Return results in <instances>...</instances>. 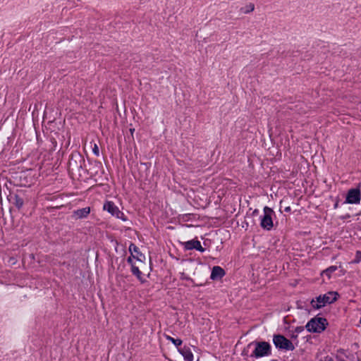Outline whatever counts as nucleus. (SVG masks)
<instances>
[{
	"label": "nucleus",
	"instance_id": "obj_1",
	"mask_svg": "<svg viewBox=\"0 0 361 361\" xmlns=\"http://www.w3.org/2000/svg\"><path fill=\"white\" fill-rule=\"evenodd\" d=\"M338 294L336 292H329L323 295H319L311 300V305L314 309H320L326 304H331L337 300Z\"/></svg>",
	"mask_w": 361,
	"mask_h": 361
},
{
	"label": "nucleus",
	"instance_id": "obj_2",
	"mask_svg": "<svg viewBox=\"0 0 361 361\" xmlns=\"http://www.w3.org/2000/svg\"><path fill=\"white\" fill-rule=\"evenodd\" d=\"M255 344V348L253 350L251 356L255 358L269 356L271 353V345L266 341L255 342L250 344Z\"/></svg>",
	"mask_w": 361,
	"mask_h": 361
},
{
	"label": "nucleus",
	"instance_id": "obj_3",
	"mask_svg": "<svg viewBox=\"0 0 361 361\" xmlns=\"http://www.w3.org/2000/svg\"><path fill=\"white\" fill-rule=\"evenodd\" d=\"M326 319L322 317H314L310 319L305 326L310 332L320 333L326 328Z\"/></svg>",
	"mask_w": 361,
	"mask_h": 361
},
{
	"label": "nucleus",
	"instance_id": "obj_4",
	"mask_svg": "<svg viewBox=\"0 0 361 361\" xmlns=\"http://www.w3.org/2000/svg\"><path fill=\"white\" fill-rule=\"evenodd\" d=\"M273 343L276 348L281 350H293L295 346L293 343L281 334H276L273 336Z\"/></svg>",
	"mask_w": 361,
	"mask_h": 361
},
{
	"label": "nucleus",
	"instance_id": "obj_5",
	"mask_svg": "<svg viewBox=\"0 0 361 361\" xmlns=\"http://www.w3.org/2000/svg\"><path fill=\"white\" fill-rule=\"evenodd\" d=\"M85 162L83 157L79 153L71 154L68 161V169L71 171H79Z\"/></svg>",
	"mask_w": 361,
	"mask_h": 361
},
{
	"label": "nucleus",
	"instance_id": "obj_6",
	"mask_svg": "<svg viewBox=\"0 0 361 361\" xmlns=\"http://www.w3.org/2000/svg\"><path fill=\"white\" fill-rule=\"evenodd\" d=\"M274 211L272 209L265 207L264 208V215L261 219L260 226L267 231H270L273 227L272 214Z\"/></svg>",
	"mask_w": 361,
	"mask_h": 361
},
{
	"label": "nucleus",
	"instance_id": "obj_7",
	"mask_svg": "<svg viewBox=\"0 0 361 361\" xmlns=\"http://www.w3.org/2000/svg\"><path fill=\"white\" fill-rule=\"evenodd\" d=\"M103 209L110 213L112 216H114L123 221L127 220L125 214L119 210L118 207L113 202H106L104 204Z\"/></svg>",
	"mask_w": 361,
	"mask_h": 361
},
{
	"label": "nucleus",
	"instance_id": "obj_8",
	"mask_svg": "<svg viewBox=\"0 0 361 361\" xmlns=\"http://www.w3.org/2000/svg\"><path fill=\"white\" fill-rule=\"evenodd\" d=\"M361 200V192L358 188H352L348 191L344 204H359Z\"/></svg>",
	"mask_w": 361,
	"mask_h": 361
},
{
	"label": "nucleus",
	"instance_id": "obj_9",
	"mask_svg": "<svg viewBox=\"0 0 361 361\" xmlns=\"http://www.w3.org/2000/svg\"><path fill=\"white\" fill-rule=\"evenodd\" d=\"M184 247L186 250L195 249L201 252L204 251V248L202 247L200 242L197 240H191L184 243Z\"/></svg>",
	"mask_w": 361,
	"mask_h": 361
},
{
	"label": "nucleus",
	"instance_id": "obj_10",
	"mask_svg": "<svg viewBox=\"0 0 361 361\" xmlns=\"http://www.w3.org/2000/svg\"><path fill=\"white\" fill-rule=\"evenodd\" d=\"M90 212V207H84L73 212V217L75 219L86 218Z\"/></svg>",
	"mask_w": 361,
	"mask_h": 361
},
{
	"label": "nucleus",
	"instance_id": "obj_11",
	"mask_svg": "<svg viewBox=\"0 0 361 361\" xmlns=\"http://www.w3.org/2000/svg\"><path fill=\"white\" fill-rule=\"evenodd\" d=\"M224 275V270L219 266H215L212 268L210 278L212 280H216L221 279Z\"/></svg>",
	"mask_w": 361,
	"mask_h": 361
},
{
	"label": "nucleus",
	"instance_id": "obj_12",
	"mask_svg": "<svg viewBox=\"0 0 361 361\" xmlns=\"http://www.w3.org/2000/svg\"><path fill=\"white\" fill-rule=\"evenodd\" d=\"M178 352L183 356L185 361L193 360V354L189 347L184 346L183 348H179Z\"/></svg>",
	"mask_w": 361,
	"mask_h": 361
},
{
	"label": "nucleus",
	"instance_id": "obj_13",
	"mask_svg": "<svg viewBox=\"0 0 361 361\" xmlns=\"http://www.w3.org/2000/svg\"><path fill=\"white\" fill-rule=\"evenodd\" d=\"M129 251L131 253V255L133 258L137 259L138 261H142L141 257L143 256L142 253L140 252L139 248L133 243H130L129 246Z\"/></svg>",
	"mask_w": 361,
	"mask_h": 361
},
{
	"label": "nucleus",
	"instance_id": "obj_14",
	"mask_svg": "<svg viewBox=\"0 0 361 361\" xmlns=\"http://www.w3.org/2000/svg\"><path fill=\"white\" fill-rule=\"evenodd\" d=\"M131 271L133 275L136 276L137 278L141 281L143 282L142 272L140 271L139 268L136 267L135 264H132Z\"/></svg>",
	"mask_w": 361,
	"mask_h": 361
},
{
	"label": "nucleus",
	"instance_id": "obj_15",
	"mask_svg": "<svg viewBox=\"0 0 361 361\" xmlns=\"http://www.w3.org/2000/svg\"><path fill=\"white\" fill-rule=\"evenodd\" d=\"M13 199V204L16 205V207H17L18 209L23 207L24 201L23 198H21L18 195H15Z\"/></svg>",
	"mask_w": 361,
	"mask_h": 361
},
{
	"label": "nucleus",
	"instance_id": "obj_16",
	"mask_svg": "<svg viewBox=\"0 0 361 361\" xmlns=\"http://www.w3.org/2000/svg\"><path fill=\"white\" fill-rule=\"evenodd\" d=\"M255 9V5L252 3H250L247 5H246L245 7H243L240 8V11L243 13L247 14L250 12H252Z\"/></svg>",
	"mask_w": 361,
	"mask_h": 361
},
{
	"label": "nucleus",
	"instance_id": "obj_17",
	"mask_svg": "<svg viewBox=\"0 0 361 361\" xmlns=\"http://www.w3.org/2000/svg\"><path fill=\"white\" fill-rule=\"evenodd\" d=\"M167 339L171 341L176 346H179L182 344V341L178 338H173L171 336H167Z\"/></svg>",
	"mask_w": 361,
	"mask_h": 361
},
{
	"label": "nucleus",
	"instance_id": "obj_18",
	"mask_svg": "<svg viewBox=\"0 0 361 361\" xmlns=\"http://www.w3.org/2000/svg\"><path fill=\"white\" fill-rule=\"evenodd\" d=\"M337 269V267L336 266H331L329 268H327L324 272L326 274H331V273H333L334 271H335Z\"/></svg>",
	"mask_w": 361,
	"mask_h": 361
},
{
	"label": "nucleus",
	"instance_id": "obj_19",
	"mask_svg": "<svg viewBox=\"0 0 361 361\" xmlns=\"http://www.w3.org/2000/svg\"><path fill=\"white\" fill-rule=\"evenodd\" d=\"M304 326H297L295 329V332H296L297 334H300L304 331Z\"/></svg>",
	"mask_w": 361,
	"mask_h": 361
},
{
	"label": "nucleus",
	"instance_id": "obj_20",
	"mask_svg": "<svg viewBox=\"0 0 361 361\" xmlns=\"http://www.w3.org/2000/svg\"><path fill=\"white\" fill-rule=\"evenodd\" d=\"M93 152L97 155L99 156V149L97 145H94V147L93 148Z\"/></svg>",
	"mask_w": 361,
	"mask_h": 361
},
{
	"label": "nucleus",
	"instance_id": "obj_21",
	"mask_svg": "<svg viewBox=\"0 0 361 361\" xmlns=\"http://www.w3.org/2000/svg\"><path fill=\"white\" fill-rule=\"evenodd\" d=\"M133 257H132V255H131V256H130V257L127 259V262H128V264H130L131 266H132V264H133Z\"/></svg>",
	"mask_w": 361,
	"mask_h": 361
},
{
	"label": "nucleus",
	"instance_id": "obj_22",
	"mask_svg": "<svg viewBox=\"0 0 361 361\" xmlns=\"http://www.w3.org/2000/svg\"><path fill=\"white\" fill-rule=\"evenodd\" d=\"M356 256H357V258L361 259V252L360 251H357L356 252Z\"/></svg>",
	"mask_w": 361,
	"mask_h": 361
},
{
	"label": "nucleus",
	"instance_id": "obj_23",
	"mask_svg": "<svg viewBox=\"0 0 361 361\" xmlns=\"http://www.w3.org/2000/svg\"><path fill=\"white\" fill-rule=\"evenodd\" d=\"M290 207H287L285 208L284 211L286 212H290Z\"/></svg>",
	"mask_w": 361,
	"mask_h": 361
},
{
	"label": "nucleus",
	"instance_id": "obj_24",
	"mask_svg": "<svg viewBox=\"0 0 361 361\" xmlns=\"http://www.w3.org/2000/svg\"><path fill=\"white\" fill-rule=\"evenodd\" d=\"M338 207V202L337 201L334 204V208L336 209Z\"/></svg>",
	"mask_w": 361,
	"mask_h": 361
}]
</instances>
